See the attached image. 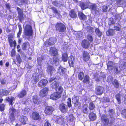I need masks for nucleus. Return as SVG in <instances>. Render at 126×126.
Listing matches in <instances>:
<instances>
[{
  "label": "nucleus",
  "instance_id": "47",
  "mask_svg": "<svg viewBox=\"0 0 126 126\" xmlns=\"http://www.w3.org/2000/svg\"><path fill=\"white\" fill-rule=\"evenodd\" d=\"M89 78L88 76H85L83 80V82L84 83L86 82H89Z\"/></svg>",
  "mask_w": 126,
  "mask_h": 126
},
{
  "label": "nucleus",
  "instance_id": "62",
  "mask_svg": "<svg viewBox=\"0 0 126 126\" xmlns=\"http://www.w3.org/2000/svg\"><path fill=\"white\" fill-rule=\"evenodd\" d=\"M44 126H51V125L48 122H46L45 123Z\"/></svg>",
  "mask_w": 126,
  "mask_h": 126
},
{
  "label": "nucleus",
  "instance_id": "25",
  "mask_svg": "<svg viewBox=\"0 0 126 126\" xmlns=\"http://www.w3.org/2000/svg\"><path fill=\"white\" fill-rule=\"evenodd\" d=\"M60 109L62 112H65L67 111V109L65 107V105L63 104H61L60 106Z\"/></svg>",
  "mask_w": 126,
  "mask_h": 126
},
{
  "label": "nucleus",
  "instance_id": "56",
  "mask_svg": "<svg viewBox=\"0 0 126 126\" xmlns=\"http://www.w3.org/2000/svg\"><path fill=\"white\" fill-rule=\"evenodd\" d=\"M87 39L90 41H92L93 40L92 36L90 34L87 36Z\"/></svg>",
  "mask_w": 126,
  "mask_h": 126
},
{
  "label": "nucleus",
  "instance_id": "39",
  "mask_svg": "<svg viewBox=\"0 0 126 126\" xmlns=\"http://www.w3.org/2000/svg\"><path fill=\"white\" fill-rule=\"evenodd\" d=\"M26 92L25 90H23L21 91L19 94L18 96L20 98H22L26 95Z\"/></svg>",
  "mask_w": 126,
  "mask_h": 126
},
{
  "label": "nucleus",
  "instance_id": "49",
  "mask_svg": "<svg viewBox=\"0 0 126 126\" xmlns=\"http://www.w3.org/2000/svg\"><path fill=\"white\" fill-rule=\"evenodd\" d=\"M95 32L96 34H97L99 36H101V32L99 31V30L97 28L95 30Z\"/></svg>",
  "mask_w": 126,
  "mask_h": 126
},
{
  "label": "nucleus",
  "instance_id": "52",
  "mask_svg": "<svg viewBox=\"0 0 126 126\" xmlns=\"http://www.w3.org/2000/svg\"><path fill=\"white\" fill-rule=\"evenodd\" d=\"M71 99L68 98L67 101V105L68 106L69 108L71 106Z\"/></svg>",
  "mask_w": 126,
  "mask_h": 126
},
{
  "label": "nucleus",
  "instance_id": "12",
  "mask_svg": "<svg viewBox=\"0 0 126 126\" xmlns=\"http://www.w3.org/2000/svg\"><path fill=\"white\" fill-rule=\"evenodd\" d=\"M54 110L53 108L52 107L49 106L46 107L45 109V112L46 114L49 115L51 114Z\"/></svg>",
  "mask_w": 126,
  "mask_h": 126
},
{
  "label": "nucleus",
  "instance_id": "44",
  "mask_svg": "<svg viewBox=\"0 0 126 126\" xmlns=\"http://www.w3.org/2000/svg\"><path fill=\"white\" fill-rule=\"evenodd\" d=\"M30 111V109L27 108H25L22 110L23 112L25 114H28Z\"/></svg>",
  "mask_w": 126,
  "mask_h": 126
},
{
  "label": "nucleus",
  "instance_id": "46",
  "mask_svg": "<svg viewBox=\"0 0 126 126\" xmlns=\"http://www.w3.org/2000/svg\"><path fill=\"white\" fill-rule=\"evenodd\" d=\"M115 97L116 99L118 102V104H120L121 103V100L120 99V94H116Z\"/></svg>",
  "mask_w": 126,
  "mask_h": 126
},
{
  "label": "nucleus",
  "instance_id": "55",
  "mask_svg": "<svg viewBox=\"0 0 126 126\" xmlns=\"http://www.w3.org/2000/svg\"><path fill=\"white\" fill-rule=\"evenodd\" d=\"M76 36L77 37L79 38L82 37V34L80 32H77V33H76Z\"/></svg>",
  "mask_w": 126,
  "mask_h": 126
},
{
  "label": "nucleus",
  "instance_id": "57",
  "mask_svg": "<svg viewBox=\"0 0 126 126\" xmlns=\"http://www.w3.org/2000/svg\"><path fill=\"white\" fill-rule=\"evenodd\" d=\"M5 105L4 104H0V110L2 111H3L4 110V107Z\"/></svg>",
  "mask_w": 126,
  "mask_h": 126
},
{
  "label": "nucleus",
  "instance_id": "23",
  "mask_svg": "<svg viewBox=\"0 0 126 126\" xmlns=\"http://www.w3.org/2000/svg\"><path fill=\"white\" fill-rule=\"evenodd\" d=\"M19 121L23 124H25L28 121L27 118L25 116H21L19 119Z\"/></svg>",
  "mask_w": 126,
  "mask_h": 126
},
{
  "label": "nucleus",
  "instance_id": "10",
  "mask_svg": "<svg viewBox=\"0 0 126 126\" xmlns=\"http://www.w3.org/2000/svg\"><path fill=\"white\" fill-rule=\"evenodd\" d=\"M50 53L53 56H56L58 54L57 50L55 48L51 47L50 48Z\"/></svg>",
  "mask_w": 126,
  "mask_h": 126
},
{
  "label": "nucleus",
  "instance_id": "34",
  "mask_svg": "<svg viewBox=\"0 0 126 126\" xmlns=\"http://www.w3.org/2000/svg\"><path fill=\"white\" fill-rule=\"evenodd\" d=\"M9 92L7 90L3 89L0 90V95H6Z\"/></svg>",
  "mask_w": 126,
  "mask_h": 126
},
{
  "label": "nucleus",
  "instance_id": "18",
  "mask_svg": "<svg viewBox=\"0 0 126 126\" xmlns=\"http://www.w3.org/2000/svg\"><path fill=\"white\" fill-rule=\"evenodd\" d=\"M47 71L48 73L51 75H52L55 71L54 68L52 66L50 65L48 66L47 67Z\"/></svg>",
  "mask_w": 126,
  "mask_h": 126
},
{
  "label": "nucleus",
  "instance_id": "17",
  "mask_svg": "<svg viewBox=\"0 0 126 126\" xmlns=\"http://www.w3.org/2000/svg\"><path fill=\"white\" fill-rule=\"evenodd\" d=\"M75 62V58L73 56H71L69 58L68 63L69 65L74 67Z\"/></svg>",
  "mask_w": 126,
  "mask_h": 126
},
{
  "label": "nucleus",
  "instance_id": "11",
  "mask_svg": "<svg viewBox=\"0 0 126 126\" xmlns=\"http://www.w3.org/2000/svg\"><path fill=\"white\" fill-rule=\"evenodd\" d=\"M104 91L103 88L101 86H98L96 88V93L98 95L101 94Z\"/></svg>",
  "mask_w": 126,
  "mask_h": 126
},
{
  "label": "nucleus",
  "instance_id": "20",
  "mask_svg": "<svg viewBox=\"0 0 126 126\" xmlns=\"http://www.w3.org/2000/svg\"><path fill=\"white\" fill-rule=\"evenodd\" d=\"M48 82L45 79H42L40 80L39 82L38 86L40 87L45 86Z\"/></svg>",
  "mask_w": 126,
  "mask_h": 126
},
{
  "label": "nucleus",
  "instance_id": "59",
  "mask_svg": "<svg viewBox=\"0 0 126 126\" xmlns=\"http://www.w3.org/2000/svg\"><path fill=\"white\" fill-rule=\"evenodd\" d=\"M15 51L14 49H12V50L11 52V56H15Z\"/></svg>",
  "mask_w": 126,
  "mask_h": 126
},
{
  "label": "nucleus",
  "instance_id": "41",
  "mask_svg": "<svg viewBox=\"0 0 126 126\" xmlns=\"http://www.w3.org/2000/svg\"><path fill=\"white\" fill-rule=\"evenodd\" d=\"M69 14L70 16L73 18H75L77 16V15L74 11L73 10H72L71 11Z\"/></svg>",
  "mask_w": 126,
  "mask_h": 126
},
{
  "label": "nucleus",
  "instance_id": "24",
  "mask_svg": "<svg viewBox=\"0 0 126 126\" xmlns=\"http://www.w3.org/2000/svg\"><path fill=\"white\" fill-rule=\"evenodd\" d=\"M89 45L90 44L87 40H84L82 41V46L83 48H87L89 46Z\"/></svg>",
  "mask_w": 126,
  "mask_h": 126
},
{
  "label": "nucleus",
  "instance_id": "31",
  "mask_svg": "<svg viewBox=\"0 0 126 126\" xmlns=\"http://www.w3.org/2000/svg\"><path fill=\"white\" fill-rule=\"evenodd\" d=\"M112 83L114 87L116 88H118L119 86V83L117 80L116 79H114L112 82Z\"/></svg>",
  "mask_w": 126,
  "mask_h": 126
},
{
  "label": "nucleus",
  "instance_id": "16",
  "mask_svg": "<svg viewBox=\"0 0 126 126\" xmlns=\"http://www.w3.org/2000/svg\"><path fill=\"white\" fill-rule=\"evenodd\" d=\"M48 91V88H44L41 91L40 95L42 97L45 96L47 94Z\"/></svg>",
  "mask_w": 126,
  "mask_h": 126
},
{
  "label": "nucleus",
  "instance_id": "3",
  "mask_svg": "<svg viewBox=\"0 0 126 126\" xmlns=\"http://www.w3.org/2000/svg\"><path fill=\"white\" fill-rule=\"evenodd\" d=\"M24 32L25 35L30 36L32 35V30L31 26L29 25H27L24 28Z\"/></svg>",
  "mask_w": 126,
  "mask_h": 126
},
{
  "label": "nucleus",
  "instance_id": "27",
  "mask_svg": "<svg viewBox=\"0 0 126 126\" xmlns=\"http://www.w3.org/2000/svg\"><path fill=\"white\" fill-rule=\"evenodd\" d=\"M79 99V97L78 96H74V97L72 99L73 102H74L76 107L78 105Z\"/></svg>",
  "mask_w": 126,
  "mask_h": 126
},
{
  "label": "nucleus",
  "instance_id": "54",
  "mask_svg": "<svg viewBox=\"0 0 126 126\" xmlns=\"http://www.w3.org/2000/svg\"><path fill=\"white\" fill-rule=\"evenodd\" d=\"M53 4L56 6H58L60 5V2L58 1H54L52 2Z\"/></svg>",
  "mask_w": 126,
  "mask_h": 126
},
{
  "label": "nucleus",
  "instance_id": "50",
  "mask_svg": "<svg viewBox=\"0 0 126 126\" xmlns=\"http://www.w3.org/2000/svg\"><path fill=\"white\" fill-rule=\"evenodd\" d=\"M89 109L90 110H93L95 107L94 105L92 102L90 103L89 105Z\"/></svg>",
  "mask_w": 126,
  "mask_h": 126
},
{
  "label": "nucleus",
  "instance_id": "22",
  "mask_svg": "<svg viewBox=\"0 0 126 126\" xmlns=\"http://www.w3.org/2000/svg\"><path fill=\"white\" fill-rule=\"evenodd\" d=\"M32 117L33 119L36 120L39 119L40 117V116L38 113L35 112L32 113Z\"/></svg>",
  "mask_w": 126,
  "mask_h": 126
},
{
  "label": "nucleus",
  "instance_id": "4",
  "mask_svg": "<svg viewBox=\"0 0 126 126\" xmlns=\"http://www.w3.org/2000/svg\"><path fill=\"white\" fill-rule=\"evenodd\" d=\"M56 30L60 32H63L66 29L65 25L62 23H58L56 26Z\"/></svg>",
  "mask_w": 126,
  "mask_h": 126
},
{
  "label": "nucleus",
  "instance_id": "36",
  "mask_svg": "<svg viewBox=\"0 0 126 126\" xmlns=\"http://www.w3.org/2000/svg\"><path fill=\"white\" fill-rule=\"evenodd\" d=\"M79 16L80 19L84 20L86 18V16L82 12H80L79 13Z\"/></svg>",
  "mask_w": 126,
  "mask_h": 126
},
{
  "label": "nucleus",
  "instance_id": "58",
  "mask_svg": "<svg viewBox=\"0 0 126 126\" xmlns=\"http://www.w3.org/2000/svg\"><path fill=\"white\" fill-rule=\"evenodd\" d=\"M108 69L109 70H111L113 68V66H111L109 65H107Z\"/></svg>",
  "mask_w": 126,
  "mask_h": 126
},
{
  "label": "nucleus",
  "instance_id": "2",
  "mask_svg": "<svg viewBox=\"0 0 126 126\" xmlns=\"http://www.w3.org/2000/svg\"><path fill=\"white\" fill-rule=\"evenodd\" d=\"M10 118L12 121L15 119V116L18 114L17 110L12 107H10L9 110Z\"/></svg>",
  "mask_w": 126,
  "mask_h": 126
},
{
  "label": "nucleus",
  "instance_id": "63",
  "mask_svg": "<svg viewBox=\"0 0 126 126\" xmlns=\"http://www.w3.org/2000/svg\"><path fill=\"white\" fill-rule=\"evenodd\" d=\"M52 9L54 13H58V11L54 7H53L52 8Z\"/></svg>",
  "mask_w": 126,
  "mask_h": 126
},
{
  "label": "nucleus",
  "instance_id": "40",
  "mask_svg": "<svg viewBox=\"0 0 126 126\" xmlns=\"http://www.w3.org/2000/svg\"><path fill=\"white\" fill-rule=\"evenodd\" d=\"M58 85H59L58 83L55 81L52 83L51 86L53 88H56Z\"/></svg>",
  "mask_w": 126,
  "mask_h": 126
},
{
  "label": "nucleus",
  "instance_id": "6",
  "mask_svg": "<svg viewBox=\"0 0 126 126\" xmlns=\"http://www.w3.org/2000/svg\"><path fill=\"white\" fill-rule=\"evenodd\" d=\"M66 71V70L62 67L60 66L58 68L57 75H58V77L60 78L62 76H64Z\"/></svg>",
  "mask_w": 126,
  "mask_h": 126
},
{
  "label": "nucleus",
  "instance_id": "5",
  "mask_svg": "<svg viewBox=\"0 0 126 126\" xmlns=\"http://www.w3.org/2000/svg\"><path fill=\"white\" fill-rule=\"evenodd\" d=\"M126 65L123 62L122 64L119 65V67H116L115 66L114 68V71L116 73L119 74L124 69L126 68Z\"/></svg>",
  "mask_w": 126,
  "mask_h": 126
},
{
  "label": "nucleus",
  "instance_id": "28",
  "mask_svg": "<svg viewBox=\"0 0 126 126\" xmlns=\"http://www.w3.org/2000/svg\"><path fill=\"white\" fill-rule=\"evenodd\" d=\"M13 38V36H9L8 38L9 45L11 47L13 46L14 42L16 41L15 40H12V38Z\"/></svg>",
  "mask_w": 126,
  "mask_h": 126
},
{
  "label": "nucleus",
  "instance_id": "29",
  "mask_svg": "<svg viewBox=\"0 0 126 126\" xmlns=\"http://www.w3.org/2000/svg\"><path fill=\"white\" fill-rule=\"evenodd\" d=\"M15 100L14 98L12 96L10 97H7L6 98V100L11 105H12L13 102Z\"/></svg>",
  "mask_w": 126,
  "mask_h": 126
},
{
  "label": "nucleus",
  "instance_id": "13",
  "mask_svg": "<svg viewBox=\"0 0 126 126\" xmlns=\"http://www.w3.org/2000/svg\"><path fill=\"white\" fill-rule=\"evenodd\" d=\"M17 10L18 12L20 21L21 22H22L23 18V12L21 9L18 7L17 8Z\"/></svg>",
  "mask_w": 126,
  "mask_h": 126
},
{
  "label": "nucleus",
  "instance_id": "43",
  "mask_svg": "<svg viewBox=\"0 0 126 126\" xmlns=\"http://www.w3.org/2000/svg\"><path fill=\"white\" fill-rule=\"evenodd\" d=\"M109 114H108L107 116H110V117L112 118L113 117V115L114 114V112L112 110H110L108 112Z\"/></svg>",
  "mask_w": 126,
  "mask_h": 126
},
{
  "label": "nucleus",
  "instance_id": "51",
  "mask_svg": "<svg viewBox=\"0 0 126 126\" xmlns=\"http://www.w3.org/2000/svg\"><path fill=\"white\" fill-rule=\"evenodd\" d=\"M121 113L122 117L124 118H126V109L123 110Z\"/></svg>",
  "mask_w": 126,
  "mask_h": 126
},
{
  "label": "nucleus",
  "instance_id": "8",
  "mask_svg": "<svg viewBox=\"0 0 126 126\" xmlns=\"http://www.w3.org/2000/svg\"><path fill=\"white\" fill-rule=\"evenodd\" d=\"M56 41L55 38H51L47 40L45 43V44L46 46L48 45H51L54 44Z\"/></svg>",
  "mask_w": 126,
  "mask_h": 126
},
{
  "label": "nucleus",
  "instance_id": "19",
  "mask_svg": "<svg viewBox=\"0 0 126 126\" xmlns=\"http://www.w3.org/2000/svg\"><path fill=\"white\" fill-rule=\"evenodd\" d=\"M114 3H115V4L114 5L110 4V5L108 6H102V8L103 11L104 12H106L108 7H110L111 6H112L113 8H115L116 7H117V6L116 2H114Z\"/></svg>",
  "mask_w": 126,
  "mask_h": 126
},
{
  "label": "nucleus",
  "instance_id": "30",
  "mask_svg": "<svg viewBox=\"0 0 126 126\" xmlns=\"http://www.w3.org/2000/svg\"><path fill=\"white\" fill-rule=\"evenodd\" d=\"M89 118L91 121H93L96 118L95 114L93 112L91 113L89 115Z\"/></svg>",
  "mask_w": 126,
  "mask_h": 126
},
{
  "label": "nucleus",
  "instance_id": "26",
  "mask_svg": "<svg viewBox=\"0 0 126 126\" xmlns=\"http://www.w3.org/2000/svg\"><path fill=\"white\" fill-rule=\"evenodd\" d=\"M33 102L35 104H38L40 103L39 99L38 98L37 95H34L33 97Z\"/></svg>",
  "mask_w": 126,
  "mask_h": 126
},
{
  "label": "nucleus",
  "instance_id": "37",
  "mask_svg": "<svg viewBox=\"0 0 126 126\" xmlns=\"http://www.w3.org/2000/svg\"><path fill=\"white\" fill-rule=\"evenodd\" d=\"M83 112L85 114H87L89 111L88 110V106L86 104L84 105L83 107Z\"/></svg>",
  "mask_w": 126,
  "mask_h": 126
},
{
  "label": "nucleus",
  "instance_id": "48",
  "mask_svg": "<svg viewBox=\"0 0 126 126\" xmlns=\"http://www.w3.org/2000/svg\"><path fill=\"white\" fill-rule=\"evenodd\" d=\"M87 31L88 32L92 33L94 32V29L91 27H87Z\"/></svg>",
  "mask_w": 126,
  "mask_h": 126
},
{
  "label": "nucleus",
  "instance_id": "35",
  "mask_svg": "<svg viewBox=\"0 0 126 126\" xmlns=\"http://www.w3.org/2000/svg\"><path fill=\"white\" fill-rule=\"evenodd\" d=\"M30 45L29 43L28 42L25 43L23 44L22 46V48L24 50H26L27 48H29Z\"/></svg>",
  "mask_w": 126,
  "mask_h": 126
},
{
  "label": "nucleus",
  "instance_id": "38",
  "mask_svg": "<svg viewBox=\"0 0 126 126\" xmlns=\"http://www.w3.org/2000/svg\"><path fill=\"white\" fill-rule=\"evenodd\" d=\"M122 13L119 14H116L115 16V18L116 20L117 21H119L122 18Z\"/></svg>",
  "mask_w": 126,
  "mask_h": 126
},
{
  "label": "nucleus",
  "instance_id": "42",
  "mask_svg": "<svg viewBox=\"0 0 126 126\" xmlns=\"http://www.w3.org/2000/svg\"><path fill=\"white\" fill-rule=\"evenodd\" d=\"M68 59V56L66 53H64L63 54L62 57V60L64 62H66Z\"/></svg>",
  "mask_w": 126,
  "mask_h": 126
},
{
  "label": "nucleus",
  "instance_id": "45",
  "mask_svg": "<svg viewBox=\"0 0 126 126\" xmlns=\"http://www.w3.org/2000/svg\"><path fill=\"white\" fill-rule=\"evenodd\" d=\"M84 76V74L83 72H81L79 74L78 77L80 80H82Z\"/></svg>",
  "mask_w": 126,
  "mask_h": 126
},
{
  "label": "nucleus",
  "instance_id": "53",
  "mask_svg": "<svg viewBox=\"0 0 126 126\" xmlns=\"http://www.w3.org/2000/svg\"><path fill=\"white\" fill-rule=\"evenodd\" d=\"M74 117L73 116V114H70L69 116V118H67L68 120H69L70 121H72L74 119Z\"/></svg>",
  "mask_w": 126,
  "mask_h": 126
},
{
  "label": "nucleus",
  "instance_id": "33",
  "mask_svg": "<svg viewBox=\"0 0 126 126\" xmlns=\"http://www.w3.org/2000/svg\"><path fill=\"white\" fill-rule=\"evenodd\" d=\"M108 36L113 35L115 34L114 31L112 29H109L106 32Z\"/></svg>",
  "mask_w": 126,
  "mask_h": 126
},
{
  "label": "nucleus",
  "instance_id": "61",
  "mask_svg": "<svg viewBox=\"0 0 126 126\" xmlns=\"http://www.w3.org/2000/svg\"><path fill=\"white\" fill-rule=\"evenodd\" d=\"M114 31L116 30L117 31H120V29L119 27H115L114 28Z\"/></svg>",
  "mask_w": 126,
  "mask_h": 126
},
{
  "label": "nucleus",
  "instance_id": "32",
  "mask_svg": "<svg viewBox=\"0 0 126 126\" xmlns=\"http://www.w3.org/2000/svg\"><path fill=\"white\" fill-rule=\"evenodd\" d=\"M101 118L102 121L104 122V123L106 125L108 124L109 122L106 116L105 115L102 116Z\"/></svg>",
  "mask_w": 126,
  "mask_h": 126
},
{
  "label": "nucleus",
  "instance_id": "60",
  "mask_svg": "<svg viewBox=\"0 0 126 126\" xmlns=\"http://www.w3.org/2000/svg\"><path fill=\"white\" fill-rule=\"evenodd\" d=\"M53 60L54 61V63L57 62L58 61V59L56 57H54L53 58Z\"/></svg>",
  "mask_w": 126,
  "mask_h": 126
},
{
  "label": "nucleus",
  "instance_id": "21",
  "mask_svg": "<svg viewBox=\"0 0 126 126\" xmlns=\"http://www.w3.org/2000/svg\"><path fill=\"white\" fill-rule=\"evenodd\" d=\"M56 93L61 95L63 91V88L61 86L58 85L56 88Z\"/></svg>",
  "mask_w": 126,
  "mask_h": 126
},
{
  "label": "nucleus",
  "instance_id": "14",
  "mask_svg": "<svg viewBox=\"0 0 126 126\" xmlns=\"http://www.w3.org/2000/svg\"><path fill=\"white\" fill-rule=\"evenodd\" d=\"M61 95L56 92L54 93L51 95L50 98L53 100H56L61 97Z\"/></svg>",
  "mask_w": 126,
  "mask_h": 126
},
{
  "label": "nucleus",
  "instance_id": "1",
  "mask_svg": "<svg viewBox=\"0 0 126 126\" xmlns=\"http://www.w3.org/2000/svg\"><path fill=\"white\" fill-rule=\"evenodd\" d=\"M80 6L83 10L88 8L90 9L91 11H93L95 13L97 12L99 10V9L97 8L95 4H92L89 1L85 3L83 2H81L80 4Z\"/></svg>",
  "mask_w": 126,
  "mask_h": 126
},
{
  "label": "nucleus",
  "instance_id": "9",
  "mask_svg": "<svg viewBox=\"0 0 126 126\" xmlns=\"http://www.w3.org/2000/svg\"><path fill=\"white\" fill-rule=\"evenodd\" d=\"M31 81L33 84H36L39 80L38 74L35 73L31 79Z\"/></svg>",
  "mask_w": 126,
  "mask_h": 126
},
{
  "label": "nucleus",
  "instance_id": "7",
  "mask_svg": "<svg viewBox=\"0 0 126 126\" xmlns=\"http://www.w3.org/2000/svg\"><path fill=\"white\" fill-rule=\"evenodd\" d=\"M53 118L56 119V122L58 124H63L65 120L66 119H65L64 118H63L62 116H56L54 115L53 116Z\"/></svg>",
  "mask_w": 126,
  "mask_h": 126
},
{
  "label": "nucleus",
  "instance_id": "15",
  "mask_svg": "<svg viewBox=\"0 0 126 126\" xmlns=\"http://www.w3.org/2000/svg\"><path fill=\"white\" fill-rule=\"evenodd\" d=\"M90 58V56L89 54L87 52L84 51L83 54V59L86 62L88 61Z\"/></svg>",
  "mask_w": 126,
  "mask_h": 126
},
{
  "label": "nucleus",
  "instance_id": "64",
  "mask_svg": "<svg viewBox=\"0 0 126 126\" xmlns=\"http://www.w3.org/2000/svg\"><path fill=\"white\" fill-rule=\"evenodd\" d=\"M6 122V121H4L3 122V121H1V122L0 123V126H3L4 124Z\"/></svg>",
  "mask_w": 126,
  "mask_h": 126
}]
</instances>
